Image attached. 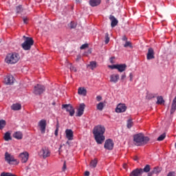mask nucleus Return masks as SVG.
I'll list each match as a JSON object with an SVG mask.
<instances>
[{
	"mask_svg": "<svg viewBox=\"0 0 176 176\" xmlns=\"http://www.w3.org/2000/svg\"><path fill=\"white\" fill-rule=\"evenodd\" d=\"M11 109H12V111H20V109H21V104L19 103L13 104L11 106Z\"/></svg>",
	"mask_w": 176,
	"mask_h": 176,
	"instance_id": "b1692460",
	"label": "nucleus"
},
{
	"mask_svg": "<svg viewBox=\"0 0 176 176\" xmlns=\"http://www.w3.org/2000/svg\"><path fill=\"white\" fill-rule=\"evenodd\" d=\"M85 176H89V175H90V172H89V171H85Z\"/></svg>",
	"mask_w": 176,
	"mask_h": 176,
	"instance_id": "864d4df0",
	"label": "nucleus"
},
{
	"mask_svg": "<svg viewBox=\"0 0 176 176\" xmlns=\"http://www.w3.org/2000/svg\"><path fill=\"white\" fill-rule=\"evenodd\" d=\"M65 134L66 138H67L69 141L74 140V131L72 129H66Z\"/></svg>",
	"mask_w": 176,
	"mask_h": 176,
	"instance_id": "2eb2a0df",
	"label": "nucleus"
},
{
	"mask_svg": "<svg viewBox=\"0 0 176 176\" xmlns=\"http://www.w3.org/2000/svg\"><path fill=\"white\" fill-rule=\"evenodd\" d=\"M62 170H63V171H65V170H67V164H66L65 162L63 164Z\"/></svg>",
	"mask_w": 176,
	"mask_h": 176,
	"instance_id": "a18cd8bd",
	"label": "nucleus"
},
{
	"mask_svg": "<svg viewBox=\"0 0 176 176\" xmlns=\"http://www.w3.org/2000/svg\"><path fill=\"white\" fill-rule=\"evenodd\" d=\"M45 90L46 87L43 85L37 84L34 87L33 94H35V96H41V94H43V93H45Z\"/></svg>",
	"mask_w": 176,
	"mask_h": 176,
	"instance_id": "39448f33",
	"label": "nucleus"
},
{
	"mask_svg": "<svg viewBox=\"0 0 176 176\" xmlns=\"http://www.w3.org/2000/svg\"><path fill=\"white\" fill-rule=\"evenodd\" d=\"M30 155L28 154V152H23L21 154H19V159L22 163H27L28 162V157Z\"/></svg>",
	"mask_w": 176,
	"mask_h": 176,
	"instance_id": "f8f14e48",
	"label": "nucleus"
},
{
	"mask_svg": "<svg viewBox=\"0 0 176 176\" xmlns=\"http://www.w3.org/2000/svg\"><path fill=\"white\" fill-rule=\"evenodd\" d=\"M87 47H89V44H83L80 46V49L81 50H83L85 49H87Z\"/></svg>",
	"mask_w": 176,
	"mask_h": 176,
	"instance_id": "a19ab883",
	"label": "nucleus"
},
{
	"mask_svg": "<svg viewBox=\"0 0 176 176\" xmlns=\"http://www.w3.org/2000/svg\"><path fill=\"white\" fill-rule=\"evenodd\" d=\"M126 79V74H124L121 76V80H124Z\"/></svg>",
	"mask_w": 176,
	"mask_h": 176,
	"instance_id": "09e8293b",
	"label": "nucleus"
},
{
	"mask_svg": "<svg viewBox=\"0 0 176 176\" xmlns=\"http://www.w3.org/2000/svg\"><path fill=\"white\" fill-rule=\"evenodd\" d=\"M146 58L147 60L155 58V52L153 48H148Z\"/></svg>",
	"mask_w": 176,
	"mask_h": 176,
	"instance_id": "f3484780",
	"label": "nucleus"
},
{
	"mask_svg": "<svg viewBox=\"0 0 176 176\" xmlns=\"http://www.w3.org/2000/svg\"><path fill=\"white\" fill-rule=\"evenodd\" d=\"M108 67L111 69H118V65H109Z\"/></svg>",
	"mask_w": 176,
	"mask_h": 176,
	"instance_id": "79ce46f5",
	"label": "nucleus"
},
{
	"mask_svg": "<svg viewBox=\"0 0 176 176\" xmlns=\"http://www.w3.org/2000/svg\"><path fill=\"white\" fill-rule=\"evenodd\" d=\"M113 58H115V57H111V58H110V63H111V64H113V63H115V62L113 61Z\"/></svg>",
	"mask_w": 176,
	"mask_h": 176,
	"instance_id": "603ef678",
	"label": "nucleus"
},
{
	"mask_svg": "<svg viewBox=\"0 0 176 176\" xmlns=\"http://www.w3.org/2000/svg\"><path fill=\"white\" fill-rule=\"evenodd\" d=\"M157 104L158 105H162V104H163V102H164V100L163 99V97L162 96H158L157 98Z\"/></svg>",
	"mask_w": 176,
	"mask_h": 176,
	"instance_id": "2f4dec72",
	"label": "nucleus"
},
{
	"mask_svg": "<svg viewBox=\"0 0 176 176\" xmlns=\"http://www.w3.org/2000/svg\"><path fill=\"white\" fill-rule=\"evenodd\" d=\"M46 120L43 119L38 122V126L40 127V130L41 131V134H45L46 131Z\"/></svg>",
	"mask_w": 176,
	"mask_h": 176,
	"instance_id": "6e6552de",
	"label": "nucleus"
},
{
	"mask_svg": "<svg viewBox=\"0 0 176 176\" xmlns=\"http://www.w3.org/2000/svg\"><path fill=\"white\" fill-rule=\"evenodd\" d=\"M118 80H119V74H112L110 76V82L113 83H118Z\"/></svg>",
	"mask_w": 176,
	"mask_h": 176,
	"instance_id": "aec40b11",
	"label": "nucleus"
},
{
	"mask_svg": "<svg viewBox=\"0 0 176 176\" xmlns=\"http://www.w3.org/2000/svg\"><path fill=\"white\" fill-rule=\"evenodd\" d=\"M162 171V169L159 167H155L152 172L149 173L148 174V176L152 175V174H159Z\"/></svg>",
	"mask_w": 176,
	"mask_h": 176,
	"instance_id": "393cba45",
	"label": "nucleus"
},
{
	"mask_svg": "<svg viewBox=\"0 0 176 176\" xmlns=\"http://www.w3.org/2000/svg\"><path fill=\"white\" fill-rule=\"evenodd\" d=\"M97 163H98V161L96 158L92 160L90 162V167H91L92 168H96L97 167Z\"/></svg>",
	"mask_w": 176,
	"mask_h": 176,
	"instance_id": "bb28decb",
	"label": "nucleus"
},
{
	"mask_svg": "<svg viewBox=\"0 0 176 176\" xmlns=\"http://www.w3.org/2000/svg\"><path fill=\"white\" fill-rule=\"evenodd\" d=\"M88 67H89L91 68V69H94V68L97 67V62H96V61L90 62V64L88 65Z\"/></svg>",
	"mask_w": 176,
	"mask_h": 176,
	"instance_id": "c85d7f7f",
	"label": "nucleus"
},
{
	"mask_svg": "<svg viewBox=\"0 0 176 176\" xmlns=\"http://www.w3.org/2000/svg\"><path fill=\"white\" fill-rule=\"evenodd\" d=\"M62 108H65L67 112L69 113L70 116H74L75 115V110L71 104H63Z\"/></svg>",
	"mask_w": 176,
	"mask_h": 176,
	"instance_id": "9d476101",
	"label": "nucleus"
},
{
	"mask_svg": "<svg viewBox=\"0 0 176 176\" xmlns=\"http://www.w3.org/2000/svg\"><path fill=\"white\" fill-rule=\"evenodd\" d=\"M69 27L71 30H73L74 28H76V23L72 21L69 24Z\"/></svg>",
	"mask_w": 176,
	"mask_h": 176,
	"instance_id": "e433bc0d",
	"label": "nucleus"
},
{
	"mask_svg": "<svg viewBox=\"0 0 176 176\" xmlns=\"http://www.w3.org/2000/svg\"><path fill=\"white\" fill-rule=\"evenodd\" d=\"M25 41L21 44L23 50H31V46L34 45V39L31 37L23 36Z\"/></svg>",
	"mask_w": 176,
	"mask_h": 176,
	"instance_id": "20e7f679",
	"label": "nucleus"
},
{
	"mask_svg": "<svg viewBox=\"0 0 176 176\" xmlns=\"http://www.w3.org/2000/svg\"><path fill=\"white\" fill-rule=\"evenodd\" d=\"M125 111H127V106L124 103H119L116 108L117 113H122Z\"/></svg>",
	"mask_w": 176,
	"mask_h": 176,
	"instance_id": "0eeeda50",
	"label": "nucleus"
},
{
	"mask_svg": "<svg viewBox=\"0 0 176 176\" xmlns=\"http://www.w3.org/2000/svg\"><path fill=\"white\" fill-rule=\"evenodd\" d=\"M113 141L111 139H108L104 142V148L108 149V151H112L113 149Z\"/></svg>",
	"mask_w": 176,
	"mask_h": 176,
	"instance_id": "1a4fd4ad",
	"label": "nucleus"
},
{
	"mask_svg": "<svg viewBox=\"0 0 176 176\" xmlns=\"http://www.w3.org/2000/svg\"><path fill=\"white\" fill-rule=\"evenodd\" d=\"M5 160L8 164H10L12 162H17L14 157L8 152L5 153Z\"/></svg>",
	"mask_w": 176,
	"mask_h": 176,
	"instance_id": "9b49d317",
	"label": "nucleus"
},
{
	"mask_svg": "<svg viewBox=\"0 0 176 176\" xmlns=\"http://www.w3.org/2000/svg\"><path fill=\"white\" fill-rule=\"evenodd\" d=\"M164 138H166V133H163L160 136H159L157 138V141H163Z\"/></svg>",
	"mask_w": 176,
	"mask_h": 176,
	"instance_id": "58836bf2",
	"label": "nucleus"
},
{
	"mask_svg": "<svg viewBox=\"0 0 176 176\" xmlns=\"http://www.w3.org/2000/svg\"><path fill=\"white\" fill-rule=\"evenodd\" d=\"M127 68L126 64H120L117 66V69L119 72H124L126 71V69Z\"/></svg>",
	"mask_w": 176,
	"mask_h": 176,
	"instance_id": "6ab92c4d",
	"label": "nucleus"
},
{
	"mask_svg": "<svg viewBox=\"0 0 176 176\" xmlns=\"http://www.w3.org/2000/svg\"><path fill=\"white\" fill-rule=\"evenodd\" d=\"M69 68L70 69V71L73 72H78V69H76V67L73 66L72 64H69Z\"/></svg>",
	"mask_w": 176,
	"mask_h": 176,
	"instance_id": "c9c22d12",
	"label": "nucleus"
},
{
	"mask_svg": "<svg viewBox=\"0 0 176 176\" xmlns=\"http://www.w3.org/2000/svg\"><path fill=\"white\" fill-rule=\"evenodd\" d=\"M167 176H175V172H169Z\"/></svg>",
	"mask_w": 176,
	"mask_h": 176,
	"instance_id": "49530a36",
	"label": "nucleus"
},
{
	"mask_svg": "<svg viewBox=\"0 0 176 176\" xmlns=\"http://www.w3.org/2000/svg\"><path fill=\"white\" fill-rule=\"evenodd\" d=\"M54 134H55L56 137H57V135H58V125L56 126V129L55 130Z\"/></svg>",
	"mask_w": 176,
	"mask_h": 176,
	"instance_id": "37998d69",
	"label": "nucleus"
},
{
	"mask_svg": "<svg viewBox=\"0 0 176 176\" xmlns=\"http://www.w3.org/2000/svg\"><path fill=\"white\" fill-rule=\"evenodd\" d=\"M124 47H130L131 49L133 47V44L130 41H125Z\"/></svg>",
	"mask_w": 176,
	"mask_h": 176,
	"instance_id": "72a5a7b5",
	"label": "nucleus"
},
{
	"mask_svg": "<svg viewBox=\"0 0 176 176\" xmlns=\"http://www.w3.org/2000/svg\"><path fill=\"white\" fill-rule=\"evenodd\" d=\"M85 104H80L79 108L77 110V115L76 116H82L83 115V112H85Z\"/></svg>",
	"mask_w": 176,
	"mask_h": 176,
	"instance_id": "a211bd4d",
	"label": "nucleus"
},
{
	"mask_svg": "<svg viewBox=\"0 0 176 176\" xmlns=\"http://www.w3.org/2000/svg\"><path fill=\"white\" fill-rule=\"evenodd\" d=\"M67 144H69V142H67Z\"/></svg>",
	"mask_w": 176,
	"mask_h": 176,
	"instance_id": "6e6d98bb",
	"label": "nucleus"
},
{
	"mask_svg": "<svg viewBox=\"0 0 176 176\" xmlns=\"http://www.w3.org/2000/svg\"><path fill=\"white\" fill-rule=\"evenodd\" d=\"M20 60V55L18 53L8 54L6 58L7 64H16Z\"/></svg>",
	"mask_w": 176,
	"mask_h": 176,
	"instance_id": "7ed1b4c3",
	"label": "nucleus"
},
{
	"mask_svg": "<svg viewBox=\"0 0 176 176\" xmlns=\"http://www.w3.org/2000/svg\"><path fill=\"white\" fill-rule=\"evenodd\" d=\"M126 126L128 129H131L133 127V120L131 119L128 120Z\"/></svg>",
	"mask_w": 176,
	"mask_h": 176,
	"instance_id": "4c0bfd02",
	"label": "nucleus"
},
{
	"mask_svg": "<svg viewBox=\"0 0 176 176\" xmlns=\"http://www.w3.org/2000/svg\"><path fill=\"white\" fill-rule=\"evenodd\" d=\"M24 24H28V18L24 17L23 19Z\"/></svg>",
	"mask_w": 176,
	"mask_h": 176,
	"instance_id": "c03bdc74",
	"label": "nucleus"
},
{
	"mask_svg": "<svg viewBox=\"0 0 176 176\" xmlns=\"http://www.w3.org/2000/svg\"><path fill=\"white\" fill-rule=\"evenodd\" d=\"M143 174L142 168H136L133 170L129 176H142Z\"/></svg>",
	"mask_w": 176,
	"mask_h": 176,
	"instance_id": "4468645a",
	"label": "nucleus"
},
{
	"mask_svg": "<svg viewBox=\"0 0 176 176\" xmlns=\"http://www.w3.org/2000/svg\"><path fill=\"white\" fill-rule=\"evenodd\" d=\"M97 101L100 102L101 100H102V97L101 96H96Z\"/></svg>",
	"mask_w": 176,
	"mask_h": 176,
	"instance_id": "de8ad7c7",
	"label": "nucleus"
},
{
	"mask_svg": "<svg viewBox=\"0 0 176 176\" xmlns=\"http://www.w3.org/2000/svg\"><path fill=\"white\" fill-rule=\"evenodd\" d=\"M6 126V121L5 120H0V130H3Z\"/></svg>",
	"mask_w": 176,
	"mask_h": 176,
	"instance_id": "c756f323",
	"label": "nucleus"
},
{
	"mask_svg": "<svg viewBox=\"0 0 176 176\" xmlns=\"http://www.w3.org/2000/svg\"><path fill=\"white\" fill-rule=\"evenodd\" d=\"M12 137L16 138V140H23V133L16 131L13 133Z\"/></svg>",
	"mask_w": 176,
	"mask_h": 176,
	"instance_id": "412c9836",
	"label": "nucleus"
},
{
	"mask_svg": "<svg viewBox=\"0 0 176 176\" xmlns=\"http://www.w3.org/2000/svg\"><path fill=\"white\" fill-rule=\"evenodd\" d=\"M14 82V78L13 76H7L4 78V83L6 85H13Z\"/></svg>",
	"mask_w": 176,
	"mask_h": 176,
	"instance_id": "ddd939ff",
	"label": "nucleus"
},
{
	"mask_svg": "<svg viewBox=\"0 0 176 176\" xmlns=\"http://www.w3.org/2000/svg\"><path fill=\"white\" fill-rule=\"evenodd\" d=\"M78 94L80 96H86V95L87 94V90H86L85 87H79L78 90Z\"/></svg>",
	"mask_w": 176,
	"mask_h": 176,
	"instance_id": "4be33fe9",
	"label": "nucleus"
},
{
	"mask_svg": "<svg viewBox=\"0 0 176 176\" xmlns=\"http://www.w3.org/2000/svg\"><path fill=\"white\" fill-rule=\"evenodd\" d=\"M5 141H10L12 140V137L10 136V133L6 132L4 135Z\"/></svg>",
	"mask_w": 176,
	"mask_h": 176,
	"instance_id": "7c9ffc66",
	"label": "nucleus"
},
{
	"mask_svg": "<svg viewBox=\"0 0 176 176\" xmlns=\"http://www.w3.org/2000/svg\"><path fill=\"white\" fill-rule=\"evenodd\" d=\"M122 41H124V42H127V37L126 36H122Z\"/></svg>",
	"mask_w": 176,
	"mask_h": 176,
	"instance_id": "8fccbe9b",
	"label": "nucleus"
},
{
	"mask_svg": "<svg viewBox=\"0 0 176 176\" xmlns=\"http://www.w3.org/2000/svg\"><path fill=\"white\" fill-rule=\"evenodd\" d=\"M105 126L102 125H97L93 129V134L94 135L95 141L98 144H102L105 141Z\"/></svg>",
	"mask_w": 176,
	"mask_h": 176,
	"instance_id": "f257e3e1",
	"label": "nucleus"
},
{
	"mask_svg": "<svg viewBox=\"0 0 176 176\" xmlns=\"http://www.w3.org/2000/svg\"><path fill=\"white\" fill-rule=\"evenodd\" d=\"M40 157H43V159H46V157H49L50 156V150L47 146L43 147L38 153Z\"/></svg>",
	"mask_w": 176,
	"mask_h": 176,
	"instance_id": "423d86ee",
	"label": "nucleus"
},
{
	"mask_svg": "<svg viewBox=\"0 0 176 176\" xmlns=\"http://www.w3.org/2000/svg\"><path fill=\"white\" fill-rule=\"evenodd\" d=\"M129 78H130L129 80L131 82H132L133 81V73L129 74Z\"/></svg>",
	"mask_w": 176,
	"mask_h": 176,
	"instance_id": "3c124183",
	"label": "nucleus"
},
{
	"mask_svg": "<svg viewBox=\"0 0 176 176\" xmlns=\"http://www.w3.org/2000/svg\"><path fill=\"white\" fill-rule=\"evenodd\" d=\"M149 137L145 136L144 133H140L133 135V142L136 146H142L149 142Z\"/></svg>",
	"mask_w": 176,
	"mask_h": 176,
	"instance_id": "f03ea898",
	"label": "nucleus"
},
{
	"mask_svg": "<svg viewBox=\"0 0 176 176\" xmlns=\"http://www.w3.org/2000/svg\"><path fill=\"white\" fill-rule=\"evenodd\" d=\"M109 20L111 21V26L112 28L116 27L119 23V21H118L113 15H110Z\"/></svg>",
	"mask_w": 176,
	"mask_h": 176,
	"instance_id": "dca6fc26",
	"label": "nucleus"
},
{
	"mask_svg": "<svg viewBox=\"0 0 176 176\" xmlns=\"http://www.w3.org/2000/svg\"><path fill=\"white\" fill-rule=\"evenodd\" d=\"M104 39H105V41H104L105 45H108V43H109V41H110L109 34H108V33L105 34Z\"/></svg>",
	"mask_w": 176,
	"mask_h": 176,
	"instance_id": "f704fd0d",
	"label": "nucleus"
},
{
	"mask_svg": "<svg viewBox=\"0 0 176 176\" xmlns=\"http://www.w3.org/2000/svg\"><path fill=\"white\" fill-rule=\"evenodd\" d=\"M101 3V0H90L89 5H91L93 8L96 6H98Z\"/></svg>",
	"mask_w": 176,
	"mask_h": 176,
	"instance_id": "5701e85b",
	"label": "nucleus"
},
{
	"mask_svg": "<svg viewBox=\"0 0 176 176\" xmlns=\"http://www.w3.org/2000/svg\"><path fill=\"white\" fill-rule=\"evenodd\" d=\"M105 107V104H104V102H100L96 105V108L98 111H102L104 109V107Z\"/></svg>",
	"mask_w": 176,
	"mask_h": 176,
	"instance_id": "cd10ccee",
	"label": "nucleus"
},
{
	"mask_svg": "<svg viewBox=\"0 0 176 176\" xmlns=\"http://www.w3.org/2000/svg\"><path fill=\"white\" fill-rule=\"evenodd\" d=\"M143 173H149L151 171V165L146 164L144 168L142 169Z\"/></svg>",
	"mask_w": 176,
	"mask_h": 176,
	"instance_id": "473e14b6",
	"label": "nucleus"
},
{
	"mask_svg": "<svg viewBox=\"0 0 176 176\" xmlns=\"http://www.w3.org/2000/svg\"><path fill=\"white\" fill-rule=\"evenodd\" d=\"M176 111V97L173 99L172 107L170 109V113L173 114Z\"/></svg>",
	"mask_w": 176,
	"mask_h": 176,
	"instance_id": "a878e982",
	"label": "nucleus"
},
{
	"mask_svg": "<svg viewBox=\"0 0 176 176\" xmlns=\"http://www.w3.org/2000/svg\"><path fill=\"white\" fill-rule=\"evenodd\" d=\"M80 60V56L78 55L76 58V61H79Z\"/></svg>",
	"mask_w": 176,
	"mask_h": 176,
	"instance_id": "5fc2aeb1",
	"label": "nucleus"
},
{
	"mask_svg": "<svg viewBox=\"0 0 176 176\" xmlns=\"http://www.w3.org/2000/svg\"><path fill=\"white\" fill-rule=\"evenodd\" d=\"M23 12V7L21 6H19L16 7V13H21Z\"/></svg>",
	"mask_w": 176,
	"mask_h": 176,
	"instance_id": "ea45409f",
	"label": "nucleus"
}]
</instances>
